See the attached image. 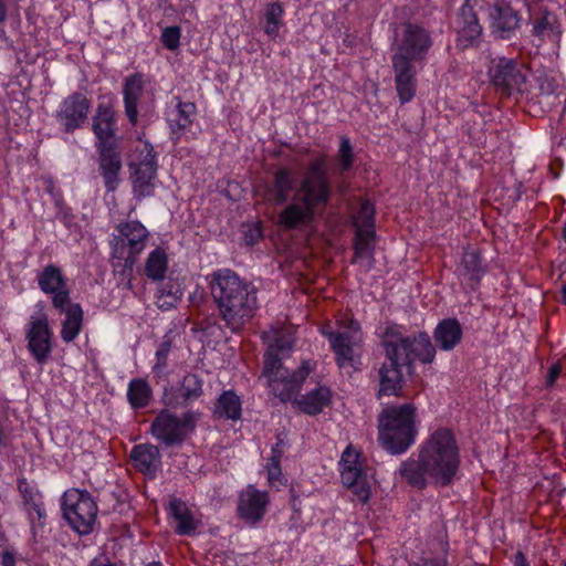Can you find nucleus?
Returning <instances> with one entry per match:
<instances>
[{
	"label": "nucleus",
	"mask_w": 566,
	"mask_h": 566,
	"mask_svg": "<svg viewBox=\"0 0 566 566\" xmlns=\"http://www.w3.org/2000/svg\"><path fill=\"white\" fill-rule=\"evenodd\" d=\"M470 2L471 0H465L460 7L454 22L458 45L462 49L478 45L483 32L476 12Z\"/></svg>",
	"instance_id": "18"
},
{
	"label": "nucleus",
	"mask_w": 566,
	"mask_h": 566,
	"mask_svg": "<svg viewBox=\"0 0 566 566\" xmlns=\"http://www.w3.org/2000/svg\"><path fill=\"white\" fill-rule=\"evenodd\" d=\"M463 338V328L457 318H443L433 329L437 346L444 352L453 350Z\"/></svg>",
	"instance_id": "28"
},
{
	"label": "nucleus",
	"mask_w": 566,
	"mask_h": 566,
	"mask_svg": "<svg viewBox=\"0 0 566 566\" xmlns=\"http://www.w3.org/2000/svg\"><path fill=\"white\" fill-rule=\"evenodd\" d=\"M532 34L541 41H558L562 34L557 15L546 9L532 12Z\"/></svg>",
	"instance_id": "27"
},
{
	"label": "nucleus",
	"mask_w": 566,
	"mask_h": 566,
	"mask_svg": "<svg viewBox=\"0 0 566 566\" xmlns=\"http://www.w3.org/2000/svg\"><path fill=\"white\" fill-rule=\"evenodd\" d=\"M241 411V399L233 390H226L219 396L214 408L219 418L238 420Z\"/></svg>",
	"instance_id": "40"
},
{
	"label": "nucleus",
	"mask_w": 566,
	"mask_h": 566,
	"mask_svg": "<svg viewBox=\"0 0 566 566\" xmlns=\"http://www.w3.org/2000/svg\"><path fill=\"white\" fill-rule=\"evenodd\" d=\"M98 154V168L108 192H114L120 182L122 157L117 145L95 146Z\"/></svg>",
	"instance_id": "21"
},
{
	"label": "nucleus",
	"mask_w": 566,
	"mask_h": 566,
	"mask_svg": "<svg viewBox=\"0 0 566 566\" xmlns=\"http://www.w3.org/2000/svg\"><path fill=\"white\" fill-rule=\"evenodd\" d=\"M339 467L343 485L353 493L357 502L367 504L371 496V482L359 461V454L347 447L342 454Z\"/></svg>",
	"instance_id": "11"
},
{
	"label": "nucleus",
	"mask_w": 566,
	"mask_h": 566,
	"mask_svg": "<svg viewBox=\"0 0 566 566\" xmlns=\"http://www.w3.org/2000/svg\"><path fill=\"white\" fill-rule=\"evenodd\" d=\"M176 107L170 113L168 123L171 132L180 136L191 128L197 106L193 102H184L179 97H176Z\"/></svg>",
	"instance_id": "35"
},
{
	"label": "nucleus",
	"mask_w": 566,
	"mask_h": 566,
	"mask_svg": "<svg viewBox=\"0 0 566 566\" xmlns=\"http://www.w3.org/2000/svg\"><path fill=\"white\" fill-rule=\"evenodd\" d=\"M209 289L223 326L239 333L258 310V290L233 270L219 269L210 274Z\"/></svg>",
	"instance_id": "2"
},
{
	"label": "nucleus",
	"mask_w": 566,
	"mask_h": 566,
	"mask_svg": "<svg viewBox=\"0 0 566 566\" xmlns=\"http://www.w3.org/2000/svg\"><path fill=\"white\" fill-rule=\"evenodd\" d=\"M563 303L566 305V282L562 287Z\"/></svg>",
	"instance_id": "59"
},
{
	"label": "nucleus",
	"mask_w": 566,
	"mask_h": 566,
	"mask_svg": "<svg viewBox=\"0 0 566 566\" xmlns=\"http://www.w3.org/2000/svg\"><path fill=\"white\" fill-rule=\"evenodd\" d=\"M184 295L181 283L169 279L159 285L156 293V305L161 311H170L177 307Z\"/></svg>",
	"instance_id": "37"
},
{
	"label": "nucleus",
	"mask_w": 566,
	"mask_h": 566,
	"mask_svg": "<svg viewBox=\"0 0 566 566\" xmlns=\"http://www.w3.org/2000/svg\"><path fill=\"white\" fill-rule=\"evenodd\" d=\"M489 76L492 85L506 95L522 91V85L525 83V76L514 59H493L489 67Z\"/></svg>",
	"instance_id": "14"
},
{
	"label": "nucleus",
	"mask_w": 566,
	"mask_h": 566,
	"mask_svg": "<svg viewBox=\"0 0 566 566\" xmlns=\"http://www.w3.org/2000/svg\"><path fill=\"white\" fill-rule=\"evenodd\" d=\"M117 115L113 103L101 102L92 117V132L95 136V146L116 145Z\"/></svg>",
	"instance_id": "19"
},
{
	"label": "nucleus",
	"mask_w": 566,
	"mask_h": 566,
	"mask_svg": "<svg viewBox=\"0 0 566 566\" xmlns=\"http://www.w3.org/2000/svg\"><path fill=\"white\" fill-rule=\"evenodd\" d=\"M2 566H15V556L10 551H4L1 556Z\"/></svg>",
	"instance_id": "54"
},
{
	"label": "nucleus",
	"mask_w": 566,
	"mask_h": 566,
	"mask_svg": "<svg viewBox=\"0 0 566 566\" xmlns=\"http://www.w3.org/2000/svg\"><path fill=\"white\" fill-rule=\"evenodd\" d=\"M90 566H119L115 563H111L106 557L94 558Z\"/></svg>",
	"instance_id": "55"
},
{
	"label": "nucleus",
	"mask_w": 566,
	"mask_h": 566,
	"mask_svg": "<svg viewBox=\"0 0 566 566\" xmlns=\"http://www.w3.org/2000/svg\"><path fill=\"white\" fill-rule=\"evenodd\" d=\"M168 269V258L165 250L157 248L151 251L146 260L145 273L154 280H163Z\"/></svg>",
	"instance_id": "43"
},
{
	"label": "nucleus",
	"mask_w": 566,
	"mask_h": 566,
	"mask_svg": "<svg viewBox=\"0 0 566 566\" xmlns=\"http://www.w3.org/2000/svg\"><path fill=\"white\" fill-rule=\"evenodd\" d=\"M63 516L69 525L80 535L94 531L98 507L87 491L70 489L62 496Z\"/></svg>",
	"instance_id": "6"
},
{
	"label": "nucleus",
	"mask_w": 566,
	"mask_h": 566,
	"mask_svg": "<svg viewBox=\"0 0 566 566\" xmlns=\"http://www.w3.org/2000/svg\"><path fill=\"white\" fill-rule=\"evenodd\" d=\"M132 193L138 201L153 197L159 184L157 154L153 145L138 139L128 157Z\"/></svg>",
	"instance_id": "5"
},
{
	"label": "nucleus",
	"mask_w": 566,
	"mask_h": 566,
	"mask_svg": "<svg viewBox=\"0 0 566 566\" xmlns=\"http://www.w3.org/2000/svg\"><path fill=\"white\" fill-rule=\"evenodd\" d=\"M490 15L492 32L500 39H510L520 28L521 17L510 6L496 4Z\"/></svg>",
	"instance_id": "26"
},
{
	"label": "nucleus",
	"mask_w": 566,
	"mask_h": 566,
	"mask_svg": "<svg viewBox=\"0 0 566 566\" xmlns=\"http://www.w3.org/2000/svg\"><path fill=\"white\" fill-rule=\"evenodd\" d=\"M56 310L65 314V319L62 322L61 338L65 343H71L82 331L83 310L80 304L72 303L71 301L67 305Z\"/></svg>",
	"instance_id": "36"
},
{
	"label": "nucleus",
	"mask_w": 566,
	"mask_h": 566,
	"mask_svg": "<svg viewBox=\"0 0 566 566\" xmlns=\"http://www.w3.org/2000/svg\"><path fill=\"white\" fill-rule=\"evenodd\" d=\"M563 566H566V560L564 562Z\"/></svg>",
	"instance_id": "63"
},
{
	"label": "nucleus",
	"mask_w": 566,
	"mask_h": 566,
	"mask_svg": "<svg viewBox=\"0 0 566 566\" xmlns=\"http://www.w3.org/2000/svg\"><path fill=\"white\" fill-rule=\"evenodd\" d=\"M199 413L187 411L181 417L168 409L160 410L150 424L151 436L167 447L181 444L195 430Z\"/></svg>",
	"instance_id": "8"
},
{
	"label": "nucleus",
	"mask_w": 566,
	"mask_h": 566,
	"mask_svg": "<svg viewBox=\"0 0 566 566\" xmlns=\"http://www.w3.org/2000/svg\"><path fill=\"white\" fill-rule=\"evenodd\" d=\"M169 514L176 521L175 532L178 535H193L200 524L188 505L180 499L174 497L169 501Z\"/></svg>",
	"instance_id": "30"
},
{
	"label": "nucleus",
	"mask_w": 566,
	"mask_h": 566,
	"mask_svg": "<svg viewBox=\"0 0 566 566\" xmlns=\"http://www.w3.org/2000/svg\"><path fill=\"white\" fill-rule=\"evenodd\" d=\"M486 272L478 250L467 248L463 251L461 262L457 269L459 277L465 281L472 289L475 287Z\"/></svg>",
	"instance_id": "29"
},
{
	"label": "nucleus",
	"mask_w": 566,
	"mask_h": 566,
	"mask_svg": "<svg viewBox=\"0 0 566 566\" xmlns=\"http://www.w3.org/2000/svg\"><path fill=\"white\" fill-rule=\"evenodd\" d=\"M144 92L145 82L140 73L132 74L125 78L123 85L124 108L132 126H135L138 122V109L142 106Z\"/></svg>",
	"instance_id": "24"
},
{
	"label": "nucleus",
	"mask_w": 566,
	"mask_h": 566,
	"mask_svg": "<svg viewBox=\"0 0 566 566\" xmlns=\"http://www.w3.org/2000/svg\"><path fill=\"white\" fill-rule=\"evenodd\" d=\"M91 101L83 92H73L64 97L54 114L63 133L72 134L82 128L88 119Z\"/></svg>",
	"instance_id": "12"
},
{
	"label": "nucleus",
	"mask_w": 566,
	"mask_h": 566,
	"mask_svg": "<svg viewBox=\"0 0 566 566\" xmlns=\"http://www.w3.org/2000/svg\"><path fill=\"white\" fill-rule=\"evenodd\" d=\"M18 490L21 493L24 509L31 522L33 523L36 518L39 523H42L46 517V512L39 490L33 484L29 483L25 478L18 480Z\"/></svg>",
	"instance_id": "32"
},
{
	"label": "nucleus",
	"mask_w": 566,
	"mask_h": 566,
	"mask_svg": "<svg viewBox=\"0 0 566 566\" xmlns=\"http://www.w3.org/2000/svg\"><path fill=\"white\" fill-rule=\"evenodd\" d=\"M127 400L133 409H143L153 400V389L144 378L132 379L127 387Z\"/></svg>",
	"instance_id": "38"
},
{
	"label": "nucleus",
	"mask_w": 566,
	"mask_h": 566,
	"mask_svg": "<svg viewBox=\"0 0 566 566\" xmlns=\"http://www.w3.org/2000/svg\"><path fill=\"white\" fill-rule=\"evenodd\" d=\"M379 441L391 454L405 453L416 441V407L411 402L389 406L379 415Z\"/></svg>",
	"instance_id": "4"
},
{
	"label": "nucleus",
	"mask_w": 566,
	"mask_h": 566,
	"mask_svg": "<svg viewBox=\"0 0 566 566\" xmlns=\"http://www.w3.org/2000/svg\"><path fill=\"white\" fill-rule=\"evenodd\" d=\"M329 199L315 195L298 187L291 202L277 216V223L287 230H294L311 224L316 210L325 208Z\"/></svg>",
	"instance_id": "9"
},
{
	"label": "nucleus",
	"mask_w": 566,
	"mask_h": 566,
	"mask_svg": "<svg viewBox=\"0 0 566 566\" xmlns=\"http://www.w3.org/2000/svg\"><path fill=\"white\" fill-rule=\"evenodd\" d=\"M338 171L340 174L348 171L355 163V154L350 139L346 136L340 137L339 148L336 156Z\"/></svg>",
	"instance_id": "48"
},
{
	"label": "nucleus",
	"mask_w": 566,
	"mask_h": 566,
	"mask_svg": "<svg viewBox=\"0 0 566 566\" xmlns=\"http://www.w3.org/2000/svg\"><path fill=\"white\" fill-rule=\"evenodd\" d=\"M272 451H273V455L270 459V463L268 467L270 479H274L276 475H279L281 473V469H280L281 452H279L276 449H273Z\"/></svg>",
	"instance_id": "51"
},
{
	"label": "nucleus",
	"mask_w": 566,
	"mask_h": 566,
	"mask_svg": "<svg viewBox=\"0 0 566 566\" xmlns=\"http://www.w3.org/2000/svg\"><path fill=\"white\" fill-rule=\"evenodd\" d=\"M269 494L249 485L239 493L237 514L244 523L254 526L266 513Z\"/></svg>",
	"instance_id": "17"
},
{
	"label": "nucleus",
	"mask_w": 566,
	"mask_h": 566,
	"mask_svg": "<svg viewBox=\"0 0 566 566\" xmlns=\"http://www.w3.org/2000/svg\"><path fill=\"white\" fill-rule=\"evenodd\" d=\"M560 368L558 366H553L548 371V384H553L558 377Z\"/></svg>",
	"instance_id": "57"
},
{
	"label": "nucleus",
	"mask_w": 566,
	"mask_h": 566,
	"mask_svg": "<svg viewBox=\"0 0 566 566\" xmlns=\"http://www.w3.org/2000/svg\"><path fill=\"white\" fill-rule=\"evenodd\" d=\"M352 223L355 230L375 229V207L368 200L360 201L359 210L352 216Z\"/></svg>",
	"instance_id": "46"
},
{
	"label": "nucleus",
	"mask_w": 566,
	"mask_h": 566,
	"mask_svg": "<svg viewBox=\"0 0 566 566\" xmlns=\"http://www.w3.org/2000/svg\"><path fill=\"white\" fill-rule=\"evenodd\" d=\"M385 356H390L405 365L408 373L415 369V363L427 365L436 358V347L427 332L420 331L410 335L398 324H388L381 334Z\"/></svg>",
	"instance_id": "3"
},
{
	"label": "nucleus",
	"mask_w": 566,
	"mask_h": 566,
	"mask_svg": "<svg viewBox=\"0 0 566 566\" xmlns=\"http://www.w3.org/2000/svg\"><path fill=\"white\" fill-rule=\"evenodd\" d=\"M512 566H531L526 555L522 551H517L511 557Z\"/></svg>",
	"instance_id": "53"
},
{
	"label": "nucleus",
	"mask_w": 566,
	"mask_h": 566,
	"mask_svg": "<svg viewBox=\"0 0 566 566\" xmlns=\"http://www.w3.org/2000/svg\"><path fill=\"white\" fill-rule=\"evenodd\" d=\"M332 402V391L326 386H318L295 399L298 409L308 416L321 413Z\"/></svg>",
	"instance_id": "33"
},
{
	"label": "nucleus",
	"mask_w": 566,
	"mask_h": 566,
	"mask_svg": "<svg viewBox=\"0 0 566 566\" xmlns=\"http://www.w3.org/2000/svg\"><path fill=\"white\" fill-rule=\"evenodd\" d=\"M311 371L310 363H303L297 370L286 371L283 377L272 380L268 387L281 401H290L296 397Z\"/></svg>",
	"instance_id": "22"
},
{
	"label": "nucleus",
	"mask_w": 566,
	"mask_h": 566,
	"mask_svg": "<svg viewBox=\"0 0 566 566\" xmlns=\"http://www.w3.org/2000/svg\"><path fill=\"white\" fill-rule=\"evenodd\" d=\"M321 334L327 338L329 346L333 344L334 337H338L342 333V329L338 327L337 331L333 329V326L329 323H326L319 327Z\"/></svg>",
	"instance_id": "52"
},
{
	"label": "nucleus",
	"mask_w": 566,
	"mask_h": 566,
	"mask_svg": "<svg viewBox=\"0 0 566 566\" xmlns=\"http://www.w3.org/2000/svg\"><path fill=\"white\" fill-rule=\"evenodd\" d=\"M423 566H440L439 563L434 560H428L423 564Z\"/></svg>",
	"instance_id": "60"
},
{
	"label": "nucleus",
	"mask_w": 566,
	"mask_h": 566,
	"mask_svg": "<svg viewBox=\"0 0 566 566\" xmlns=\"http://www.w3.org/2000/svg\"><path fill=\"white\" fill-rule=\"evenodd\" d=\"M165 403H166V406L172 407V408L177 406V403L171 398H168V397H166Z\"/></svg>",
	"instance_id": "58"
},
{
	"label": "nucleus",
	"mask_w": 566,
	"mask_h": 566,
	"mask_svg": "<svg viewBox=\"0 0 566 566\" xmlns=\"http://www.w3.org/2000/svg\"><path fill=\"white\" fill-rule=\"evenodd\" d=\"M36 279L40 290L51 295L54 308H62L70 303L71 297L67 280L59 266L54 264L46 265L38 274Z\"/></svg>",
	"instance_id": "16"
},
{
	"label": "nucleus",
	"mask_w": 566,
	"mask_h": 566,
	"mask_svg": "<svg viewBox=\"0 0 566 566\" xmlns=\"http://www.w3.org/2000/svg\"><path fill=\"white\" fill-rule=\"evenodd\" d=\"M171 349V342L169 339L164 340L159 344L156 350V364L154 366V371L160 373L167 366L168 355Z\"/></svg>",
	"instance_id": "50"
},
{
	"label": "nucleus",
	"mask_w": 566,
	"mask_h": 566,
	"mask_svg": "<svg viewBox=\"0 0 566 566\" xmlns=\"http://www.w3.org/2000/svg\"><path fill=\"white\" fill-rule=\"evenodd\" d=\"M295 172L289 167H280L273 175L270 196L275 205L286 203L296 187Z\"/></svg>",
	"instance_id": "31"
},
{
	"label": "nucleus",
	"mask_w": 566,
	"mask_h": 566,
	"mask_svg": "<svg viewBox=\"0 0 566 566\" xmlns=\"http://www.w3.org/2000/svg\"><path fill=\"white\" fill-rule=\"evenodd\" d=\"M112 258L113 271L114 274L118 277L119 284H123L126 289L132 290L133 268L137 260V255H132L129 253L119 255L112 250Z\"/></svg>",
	"instance_id": "41"
},
{
	"label": "nucleus",
	"mask_w": 566,
	"mask_h": 566,
	"mask_svg": "<svg viewBox=\"0 0 566 566\" xmlns=\"http://www.w3.org/2000/svg\"><path fill=\"white\" fill-rule=\"evenodd\" d=\"M460 468V451L453 432L448 428L434 430L407 460L397 475L409 486L424 490L428 484L448 486Z\"/></svg>",
	"instance_id": "1"
},
{
	"label": "nucleus",
	"mask_w": 566,
	"mask_h": 566,
	"mask_svg": "<svg viewBox=\"0 0 566 566\" xmlns=\"http://www.w3.org/2000/svg\"><path fill=\"white\" fill-rule=\"evenodd\" d=\"M337 327L342 329L338 337H334L331 349L335 355L336 365L340 369H358L363 353V332L360 324L353 317L337 319Z\"/></svg>",
	"instance_id": "7"
},
{
	"label": "nucleus",
	"mask_w": 566,
	"mask_h": 566,
	"mask_svg": "<svg viewBox=\"0 0 566 566\" xmlns=\"http://www.w3.org/2000/svg\"><path fill=\"white\" fill-rule=\"evenodd\" d=\"M284 7L280 2H270L264 7V33L272 40L279 36L280 29L284 25Z\"/></svg>",
	"instance_id": "39"
},
{
	"label": "nucleus",
	"mask_w": 566,
	"mask_h": 566,
	"mask_svg": "<svg viewBox=\"0 0 566 566\" xmlns=\"http://www.w3.org/2000/svg\"><path fill=\"white\" fill-rule=\"evenodd\" d=\"M289 371L282 364V355L266 349L263 355L262 377L266 379V386Z\"/></svg>",
	"instance_id": "45"
},
{
	"label": "nucleus",
	"mask_w": 566,
	"mask_h": 566,
	"mask_svg": "<svg viewBox=\"0 0 566 566\" xmlns=\"http://www.w3.org/2000/svg\"><path fill=\"white\" fill-rule=\"evenodd\" d=\"M386 361L378 370V398L382 396H400L403 385L402 365L398 359L385 356Z\"/></svg>",
	"instance_id": "23"
},
{
	"label": "nucleus",
	"mask_w": 566,
	"mask_h": 566,
	"mask_svg": "<svg viewBox=\"0 0 566 566\" xmlns=\"http://www.w3.org/2000/svg\"><path fill=\"white\" fill-rule=\"evenodd\" d=\"M116 230L118 234L114 235L111 241L112 250L119 255L129 253L138 256L146 245L147 229L135 220L118 223Z\"/></svg>",
	"instance_id": "15"
},
{
	"label": "nucleus",
	"mask_w": 566,
	"mask_h": 566,
	"mask_svg": "<svg viewBox=\"0 0 566 566\" xmlns=\"http://www.w3.org/2000/svg\"><path fill=\"white\" fill-rule=\"evenodd\" d=\"M146 566H163V564L160 562H151L148 563Z\"/></svg>",
	"instance_id": "61"
},
{
	"label": "nucleus",
	"mask_w": 566,
	"mask_h": 566,
	"mask_svg": "<svg viewBox=\"0 0 566 566\" xmlns=\"http://www.w3.org/2000/svg\"><path fill=\"white\" fill-rule=\"evenodd\" d=\"M2 443H3V432H2V430L0 429V444H2Z\"/></svg>",
	"instance_id": "62"
},
{
	"label": "nucleus",
	"mask_w": 566,
	"mask_h": 566,
	"mask_svg": "<svg viewBox=\"0 0 566 566\" xmlns=\"http://www.w3.org/2000/svg\"><path fill=\"white\" fill-rule=\"evenodd\" d=\"M203 380L197 375L189 373L184 376L178 388L179 396L182 399L181 405L187 406L199 399L203 394Z\"/></svg>",
	"instance_id": "42"
},
{
	"label": "nucleus",
	"mask_w": 566,
	"mask_h": 566,
	"mask_svg": "<svg viewBox=\"0 0 566 566\" xmlns=\"http://www.w3.org/2000/svg\"><path fill=\"white\" fill-rule=\"evenodd\" d=\"M432 46L430 33L422 27L406 23L395 42L391 60L421 64Z\"/></svg>",
	"instance_id": "10"
},
{
	"label": "nucleus",
	"mask_w": 566,
	"mask_h": 566,
	"mask_svg": "<svg viewBox=\"0 0 566 566\" xmlns=\"http://www.w3.org/2000/svg\"><path fill=\"white\" fill-rule=\"evenodd\" d=\"M395 86L401 104L410 102L417 91V64L391 60Z\"/></svg>",
	"instance_id": "25"
},
{
	"label": "nucleus",
	"mask_w": 566,
	"mask_h": 566,
	"mask_svg": "<svg viewBox=\"0 0 566 566\" xmlns=\"http://www.w3.org/2000/svg\"><path fill=\"white\" fill-rule=\"evenodd\" d=\"M376 232L375 229L364 230L358 229L355 230L354 238V262L358 259H373L374 255V239Z\"/></svg>",
	"instance_id": "44"
},
{
	"label": "nucleus",
	"mask_w": 566,
	"mask_h": 566,
	"mask_svg": "<svg viewBox=\"0 0 566 566\" xmlns=\"http://www.w3.org/2000/svg\"><path fill=\"white\" fill-rule=\"evenodd\" d=\"M180 41V28L179 27H168L161 33V42L163 45L174 51L179 46Z\"/></svg>",
	"instance_id": "49"
},
{
	"label": "nucleus",
	"mask_w": 566,
	"mask_h": 566,
	"mask_svg": "<svg viewBox=\"0 0 566 566\" xmlns=\"http://www.w3.org/2000/svg\"><path fill=\"white\" fill-rule=\"evenodd\" d=\"M327 157L317 156L306 169V174L300 182L301 190H307L326 199L332 198V184L326 172Z\"/></svg>",
	"instance_id": "20"
},
{
	"label": "nucleus",
	"mask_w": 566,
	"mask_h": 566,
	"mask_svg": "<svg viewBox=\"0 0 566 566\" xmlns=\"http://www.w3.org/2000/svg\"><path fill=\"white\" fill-rule=\"evenodd\" d=\"M130 459L137 471L144 474H154L160 462V452L150 443H140L133 447Z\"/></svg>",
	"instance_id": "34"
},
{
	"label": "nucleus",
	"mask_w": 566,
	"mask_h": 566,
	"mask_svg": "<svg viewBox=\"0 0 566 566\" xmlns=\"http://www.w3.org/2000/svg\"><path fill=\"white\" fill-rule=\"evenodd\" d=\"M8 18V4L6 0H0V23H4Z\"/></svg>",
	"instance_id": "56"
},
{
	"label": "nucleus",
	"mask_w": 566,
	"mask_h": 566,
	"mask_svg": "<svg viewBox=\"0 0 566 566\" xmlns=\"http://www.w3.org/2000/svg\"><path fill=\"white\" fill-rule=\"evenodd\" d=\"M266 338H272V343L269 345V349L281 354L287 353L292 349L294 344V338L290 332L279 331L272 328L270 332L264 333Z\"/></svg>",
	"instance_id": "47"
},
{
	"label": "nucleus",
	"mask_w": 566,
	"mask_h": 566,
	"mask_svg": "<svg viewBox=\"0 0 566 566\" xmlns=\"http://www.w3.org/2000/svg\"><path fill=\"white\" fill-rule=\"evenodd\" d=\"M28 349L35 361L43 365L52 353L53 332L44 314L31 316L25 333Z\"/></svg>",
	"instance_id": "13"
}]
</instances>
